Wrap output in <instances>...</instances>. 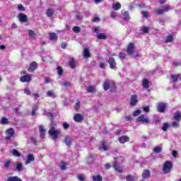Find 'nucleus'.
I'll return each mask as SVG.
<instances>
[{
	"instance_id": "nucleus-1",
	"label": "nucleus",
	"mask_w": 181,
	"mask_h": 181,
	"mask_svg": "<svg viewBox=\"0 0 181 181\" xmlns=\"http://www.w3.org/2000/svg\"><path fill=\"white\" fill-rule=\"evenodd\" d=\"M110 88L112 93H114L117 90V86H115V82L114 81H106L103 83V89L107 91Z\"/></svg>"
},
{
	"instance_id": "nucleus-2",
	"label": "nucleus",
	"mask_w": 181,
	"mask_h": 181,
	"mask_svg": "<svg viewBox=\"0 0 181 181\" xmlns=\"http://www.w3.org/2000/svg\"><path fill=\"white\" fill-rule=\"evenodd\" d=\"M171 9H173V8L167 4L163 6V8H155L154 11L156 12V13H157V15H163L165 12H169V11H170Z\"/></svg>"
},
{
	"instance_id": "nucleus-3",
	"label": "nucleus",
	"mask_w": 181,
	"mask_h": 181,
	"mask_svg": "<svg viewBox=\"0 0 181 181\" xmlns=\"http://www.w3.org/2000/svg\"><path fill=\"white\" fill-rule=\"evenodd\" d=\"M172 162L170 160L165 161L163 166V173H170V170H172Z\"/></svg>"
},
{
	"instance_id": "nucleus-4",
	"label": "nucleus",
	"mask_w": 181,
	"mask_h": 181,
	"mask_svg": "<svg viewBox=\"0 0 181 181\" xmlns=\"http://www.w3.org/2000/svg\"><path fill=\"white\" fill-rule=\"evenodd\" d=\"M49 134L52 136L53 139H57L59 135H60V132L57 130L54 127H51L49 130Z\"/></svg>"
},
{
	"instance_id": "nucleus-5",
	"label": "nucleus",
	"mask_w": 181,
	"mask_h": 181,
	"mask_svg": "<svg viewBox=\"0 0 181 181\" xmlns=\"http://www.w3.org/2000/svg\"><path fill=\"white\" fill-rule=\"evenodd\" d=\"M137 122H141V124L148 125V124L151 122V120H149V118L145 117L144 115H141L137 118Z\"/></svg>"
},
{
	"instance_id": "nucleus-6",
	"label": "nucleus",
	"mask_w": 181,
	"mask_h": 181,
	"mask_svg": "<svg viewBox=\"0 0 181 181\" xmlns=\"http://www.w3.org/2000/svg\"><path fill=\"white\" fill-rule=\"evenodd\" d=\"M6 141H11V139L15 135V130L12 128H10L6 131Z\"/></svg>"
},
{
	"instance_id": "nucleus-7",
	"label": "nucleus",
	"mask_w": 181,
	"mask_h": 181,
	"mask_svg": "<svg viewBox=\"0 0 181 181\" xmlns=\"http://www.w3.org/2000/svg\"><path fill=\"white\" fill-rule=\"evenodd\" d=\"M32 80V76L30 75H24L21 77L20 81L22 83H29Z\"/></svg>"
},
{
	"instance_id": "nucleus-8",
	"label": "nucleus",
	"mask_w": 181,
	"mask_h": 181,
	"mask_svg": "<svg viewBox=\"0 0 181 181\" xmlns=\"http://www.w3.org/2000/svg\"><path fill=\"white\" fill-rule=\"evenodd\" d=\"M170 80L173 83H176V81H177V80H179L180 81H181V76L180 74H172L170 76Z\"/></svg>"
},
{
	"instance_id": "nucleus-9",
	"label": "nucleus",
	"mask_w": 181,
	"mask_h": 181,
	"mask_svg": "<svg viewBox=\"0 0 181 181\" xmlns=\"http://www.w3.org/2000/svg\"><path fill=\"white\" fill-rule=\"evenodd\" d=\"M137 103H138V96H136V95H132V98L130 99V105L134 107V105H136Z\"/></svg>"
},
{
	"instance_id": "nucleus-10",
	"label": "nucleus",
	"mask_w": 181,
	"mask_h": 181,
	"mask_svg": "<svg viewBox=\"0 0 181 181\" xmlns=\"http://www.w3.org/2000/svg\"><path fill=\"white\" fill-rule=\"evenodd\" d=\"M157 109L158 112H165V110H166V104L158 103L157 106Z\"/></svg>"
},
{
	"instance_id": "nucleus-11",
	"label": "nucleus",
	"mask_w": 181,
	"mask_h": 181,
	"mask_svg": "<svg viewBox=\"0 0 181 181\" xmlns=\"http://www.w3.org/2000/svg\"><path fill=\"white\" fill-rule=\"evenodd\" d=\"M18 20L20 22L25 23V22H28V16L21 13L18 15Z\"/></svg>"
},
{
	"instance_id": "nucleus-12",
	"label": "nucleus",
	"mask_w": 181,
	"mask_h": 181,
	"mask_svg": "<svg viewBox=\"0 0 181 181\" xmlns=\"http://www.w3.org/2000/svg\"><path fill=\"white\" fill-rule=\"evenodd\" d=\"M74 119L76 122H83V115L81 114L77 113L74 115Z\"/></svg>"
},
{
	"instance_id": "nucleus-13",
	"label": "nucleus",
	"mask_w": 181,
	"mask_h": 181,
	"mask_svg": "<svg viewBox=\"0 0 181 181\" xmlns=\"http://www.w3.org/2000/svg\"><path fill=\"white\" fill-rule=\"evenodd\" d=\"M108 63L110 64V69H115V66H117V62H115V59L113 57H110L108 59Z\"/></svg>"
},
{
	"instance_id": "nucleus-14",
	"label": "nucleus",
	"mask_w": 181,
	"mask_h": 181,
	"mask_svg": "<svg viewBox=\"0 0 181 181\" xmlns=\"http://www.w3.org/2000/svg\"><path fill=\"white\" fill-rule=\"evenodd\" d=\"M36 69H37V64L35 62H33L30 64V67L28 68V71H30V73H32V72L35 71V70H36Z\"/></svg>"
},
{
	"instance_id": "nucleus-15",
	"label": "nucleus",
	"mask_w": 181,
	"mask_h": 181,
	"mask_svg": "<svg viewBox=\"0 0 181 181\" xmlns=\"http://www.w3.org/2000/svg\"><path fill=\"white\" fill-rule=\"evenodd\" d=\"M118 141L120 144H125V142L129 141V137L127 136H122L121 137H119Z\"/></svg>"
},
{
	"instance_id": "nucleus-16",
	"label": "nucleus",
	"mask_w": 181,
	"mask_h": 181,
	"mask_svg": "<svg viewBox=\"0 0 181 181\" xmlns=\"http://www.w3.org/2000/svg\"><path fill=\"white\" fill-rule=\"evenodd\" d=\"M40 130V136L41 139H45V133L46 132V130L45 129V127L43 126L39 127Z\"/></svg>"
},
{
	"instance_id": "nucleus-17",
	"label": "nucleus",
	"mask_w": 181,
	"mask_h": 181,
	"mask_svg": "<svg viewBox=\"0 0 181 181\" xmlns=\"http://www.w3.org/2000/svg\"><path fill=\"white\" fill-rule=\"evenodd\" d=\"M83 57L85 59H89V57H91V54L90 53L88 48H85L83 49Z\"/></svg>"
},
{
	"instance_id": "nucleus-18",
	"label": "nucleus",
	"mask_w": 181,
	"mask_h": 181,
	"mask_svg": "<svg viewBox=\"0 0 181 181\" xmlns=\"http://www.w3.org/2000/svg\"><path fill=\"white\" fill-rule=\"evenodd\" d=\"M174 119H175V121H177V122H180V121H181V112L180 111H177L174 114Z\"/></svg>"
},
{
	"instance_id": "nucleus-19",
	"label": "nucleus",
	"mask_w": 181,
	"mask_h": 181,
	"mask_svg": "<svg viewBox=\"0 0 181 181\" xmlns=\"http://www.w3.org/2000/svg\"><path fill=\"white\" fill-rule=\"evenodd\" d=\"M35 160V157L33 156V154H28L27 156V161L25 162V165H29L31 162H33Z\"/></svg>"
},
{
	"instance_id": "nucleus-20",
	"label": "nucleus",
	"mask_w": 181,
	"mask_h": 181,
	"mask_svg": "<svg viewBox=\"0 0 181 181\" xmlns=\"http://www.w3.org/2000/svg\"><path fill=\"white\" fill-rule=\"evenodd\" d=\"M86 90L88 93H90L92 94H94L96 91L95 88L93 86H86Z\"/></svg>"
},
{
	"instance_id": "nucleus-21",
	"label": "nucleus",
	"mask_w": 181,
	"mask_h": 181,
	"mask_svg": "<svg viewBox=\"0 0 181 181\" xmlns=\"http://www.w3.org/2000/svg\"><path fill=\"white\" fill-rule=\"evenodd\" d=\"M122 13V18L124 19V21H129L131 19V17H129V13L128 11H123Z\"/></svg>"
},
{
	"instance_id": "nucleus-22",
	"label": "nucleus",
	"mask_w": 181,
	"mask_h": 181,
	"mask_svg": "<svg viewBox=\"0 0 181 181\" xmlns=\"http://www.w3.org/2000/svg\"><path fill=\"white\" fill-rule=\"evenodd\" d=\"M16 168L17 172H22L25 169L23 168V164H22V163H17Z\"/></svg>"
},
{
	"instance_id": "nucleus-23",
	"label": "nucleus",
	"mask_w": 181,
	"mask_h": 181,
	"mask_svg": "<svg viewBox=\"0 0 181 181\" xmlns=\"http://www.w3.org/2000/svg\"><path fill=\"white\" fill-rule=\"evenodd\" d=\"M112 8L115 11H119V9H121V4H119V2L113 3Z\"/></svg>"
},
{
	"instance_id": "nucleus-24",
	"label": "nucleus",
	"mask_w": 181,
	"mask_h": 181,
	"mask_svg": "<svg viewBox=\"0 0 181 181\" xmlns=\"http://www.w3.org/2000/svg\"><path fill=\"white\" fill-rule=\"evenodd\" d=\"M143 179H148V177H151V172L148 170H144L142 174Z\"/></svg>"
},
{
	"instance_id": "nucleus-25",
	"label": "nucleus",
	"mask_w": 181,
	"mask_h": 181,
	"mask_svg": "<svg viewBox=\"0 0 181 181\" xmlns=\"http://www.w3.org/2000/svg\"><path fill=\"white\" fill-rule=\"evenodd\" d=\"M128 54H132L134 53V44L130 43L127 47Z\"/></svg>"
},
{
	"instance_id": "nucleus-26",
	"label": "nucleus",
	"mask_w": 181,
	"mask_h": 181,
	"mask_svg": "<svg viewBox=\"0 0 181 181\" xmlns=\"http://www.w3.org/2000/svg\"><path fill=\"white\" fill-rule=\"evenodd\" d=\"M113 168L117 172H119V173H122V169H121V167H119V165L117 163L113 164Z\"/></svg>"
},
{
	"instance_id": "nucleus-27",
	"label": "nucleus",
	"mask_w": 181,
	"mask_h": 181,
	"mask_svg": "<svg viewBox=\"0 0 181 181\" xmlns=\"http://www.w3.org/2000/svg\"><path fill=\"white\" fill-rule=\"evenodd\" d=\"M53 15H54V10H53V8H48L47 10V16L48 18H52Z\"/></svg>"
},
{
	"instance_id": "nucleus-28",
	"label": "nucleus",
	"mask_w": 181,
	"mask_h": 181,
	"mask_svg": "<svg viewBox=\"0 0 181 181\" xmlns=\"http://www.w3.org/2000/svg\"><path fill=\"white\" fill-rule=\"evenodd\" d=\"M97 38L99 40H105V39H107V35H105V33H98Z\"/></svg>"
},
{
	"instance_id": "nucleus-29",
	"label": "nucleus",
	"mask_w": 181,
	"mask_h": 181,
	"mask_svg": "<svg viewBox=\"0 0 181 181\" xmlns=\"http://www.w3.org/2000/svg\"><path fill=\"white\" fill-rule=\"evenodd\" d=\"M7 181H22V179H21V177H19L18 176L9 177L7 179Z\"/></svg>"
},
{
	"instance_id": "nucleus-30",
	"label": "nucleus",
	"mask_w": 181,
	"mask_h": 181,
	"mask_svg": "<svg viewBox=\"0 0 181 181\" xmlns=\"http://www.w3.org/2000/svg\"><path fill=\"white\" fill-rule=\"evenodd\" d=\"M49 40H57V35L55 33H49Z\"/></svg>"
},
{
	"instance_id": "nucleus-31",
	"label": "nucleus",
	"mask_w": 181,
	"mask_h": 181,
	"mask_svg": "<svg viewBox=\"0 0 181 181\" xmlns=\"http://www.w3.org/2000/svg\"><path fill=\"white\" fill-rule=\"evenodd\" d=\"M142 84L144 88H149V81L148 79H144Z\"/></svg>"
},
{
	"instance_id": "nucleus-32",
	"label": "nucleus",
	"mask_w": 181,
	"mask_h": 181,
	"mask_svg": "<svg viewBox=\"0 0 181 181\" xmlns=\"http://www.w3.org/2000/svg\"><path fill=\"white\" fill-rule=\"evenodd\" d=\"M12 155H13V156H16V158H20V156H21V153H19V151H18V150L16 149H13L11 151Z\"/></svg>"
},
{
	"instance_id": "nucleus-33",
	"label": "nucleus",
	"mask_w": 181,
	"mask_h": 181,
	"mask_svg": "<svg viewBox=\"0 0 181 181\" xmlns=\"http://www.w3.org/2000/svg\"><path fill=\"white\" fill-rule=\"evenodd\" d=\"M92 178L93 181H103V177L100 175H93Z\"/></svg>"
},
{
	"instance_id": "nucleus-34",
	"label": "nucleus",
	"mask_w": 181,
	"mask_h": 181,
	"mask_svg": "<svg viewBox=\"0 0 181 181\" xmlns=\"http://www.w3.org/2000/svg\"><path fill=\"white\" fill-rule=\"evenodd\" d=\"M47 97H51V98H56V94H54V91L49 90L47 92Z\"/></svg>"
},
{
	"instance_id": "nucleus-35",
	"label": "nucleus",
	"mask_w": 181,
	"mask_h": 181,
	"mask_svg": "<svg viewBox=\"0 0 181 181\" xmlns=\"http://www.w3.org/2000/svg\"><path fill=\"white\" fill-rule=\"evenodd\" d=\"M165 43H172L173 42V37L172 35H168L166 37Z\"/></svg>"
},
{
	"instance_id": "nucleus-36",
	"label": "nucleus",
	"mask_w": 181,
	"mask_h": 181,
	"mask_svg": "<svg viewBox=\"0 0 181 181\" xmlns=\"http://www.w3.org/2000/svg\"><path fill=\"white\" fill-rule=\"evenodd\" d=\"M65 144L67 146H70L71 145V138L69 136L65 137Z\"/></svg>"
},
{
	"instance_id": "nucleus-37",
	"label": "nucleus",
	"mask_w": 181,
	"mask_h": 181,
	"mask_svg": "<svg viewBox=\"0 0 181 181\" xmlns=\"http://www.w3.org/2000/svg\"><path fill=\"white\" fill-rule=\"evenodd\" d=\"M69 64L71 69H76V61L74 59L69 61Z\"/></svg>"
},
{
	"instance_id": "nucleus-38",
	"label": "nucleus",
	"mask_w": 181,
	"mask_h": 181,
	"mask_svg": "<svg viewBox=\"0 0 181 181\" xmlns=\"http://www.w3.org/2000/svg\"><path fill=\"white\" fill-rule=\"evenodd\" d=\"M162 146H156L153 148V152H156V153H160V152H162Z\"/></svg>"
},
{
	"instance_id": "nucleus-39",
	"label": "nucleus",
	"mask_w": 181,
	"mask_h": 181,
	"mask_svg": "<svg viewBox=\"0 0 181 181\" xmlns=\"http://www.w3.org/2000/svg\"><path fill=\"white\" fill-rule=\"evenodd\" d=\"M38 109H39V107L37 105L33 106V111L31 112V115H33V116L36 115V111H37Z\"/></svg>"
},
{
	"instance_id": "nucleus-40",
	"label": "nucleus",
	"mask_w": 181,
	"mask_h": 181,
	"mask_svg": "<svg viewBox=\"0 0 181 181\" xmlns=\"http://www.w3.org/2000/svg\"><path fill=\"white\" fill-rule=\"evenodd\" d=\"M29 36H30V37L35 39V37H36V33H35V31L30 30H29Z\"/></svg>"
},
{
	"instance_id": "nucleus-41",
	"label": "nucleus",
	"mask_w": 181,
	"mask_h": 181,
	"mask_svg": "<svg viewBox=\"0 0 181 181\" xmlns=\"http://www.w3.org/2000/svg\"><path fill=\"white\" fill-rule=\"evenodd\" d=\"M169 128V124L168 123H164L163 124L162 129L164 131V132H166Z\"/></svg>"
},
{
	"instance_id": "nucleus-42",
	"label": "nucleus",
	"mask_w": 181,
	"mask_h": 181,
	"mask_svg": "<svg viewBox=\"0 0 181 181\" xmlns=\"http://www.w3.org/2000/svg\"><path fill=\"white\" fill-rule=\"evenodd\" d=\"M179 122H177V120L175 122H173L171 127H173V128H179Z\"/></svg>"
},
{
	"instance_id": "nucleus-43",
	"label": "nucleus",
	"mask_w": 181,
	"mask_h": 181,
	"mask_svg": "<svg viewBox=\"0 0 181 181\" xmlns=\"http://www.w3.org/2000/svg\"><path fill=\"white\" fill-rule=\"evenodd\" d=\"M73 30L75 32V33H80L81 28L78 26H74L73 28Z\"/></svg>"
},
{
	"instance_id": "nucleus-44",
	"label": "nucleus",
	"mask_w": 181,
	"mask_h": 181,
	"mask_svg": "<svg viewBox=\"0 0 181 181\" xmlns=\"http://www.w3.org/2000/svg\"><path fill=\"white\" fill-rule=\"evenodd\" d=\"M1 122L3 125H6V124H8V118L2 117L1 119Z\"/></svg>"
},
{
	"instance_id": "nucleus-45",
	"label": "nucleus",
	"mask_w": 181,
	"mask_h": 181,
	"mask_svg": "<svg viewBox=\"0 0 181 181\" xmlns=\"http://www.w3.org/2000/svg\"><path fill=\"white\" fill-rule=\"evenodd\" d=\"M57 70L58 71V75L59 76H62V74H63V69L62 68V66H58L57 68Z\"/></svg>"
},
{
	"instance_id": "nucleus-46",
	"label": "nucleus",
	"mask_w": 181,
	"mask_h": 181,
	"mask_svg": "<svg viewBox=\"0 0 181 181\" xmlns=\"http://www.w3.org/2000/svg\"><path fill=\"white\" fill-rule=\"evenodd\" d=\"M126 180L127 181H134L135 180L134 179V176L129 175L126 177Z\"/></svg>"
},
{
	"instance_id": "nucleus-47",
	"label": "nucleus",
	"mask_w": 181,
	"mask_h": 181,
	"mask_svg": "<svg viewBox=\"0 0 181 181\" xmlns=\"http://www.w3.org/2000/svg\"><path fill=\"white\" fill-rule=\"evenodd\" d=\"M106 142L103 141L101 144L102 146V149H103V151H108V148H107V145H106Z\"/></svg>"
},
{
	"instance_id": "nucleus-48",
	"label": "nucleus",
	"mask_w": 181,
	"mask_h": 181,
	"mask_svg": "<svg viewBox=\"0 0 181 181\" xmlns=\"http://www.w3.org/2000/svg\"><path fill=\"white\" fill-rule=\"evenodd\" d=\"M62 86H64V87H71V83L69 81H64L63 82Z\"/></svg>"
},
{
	"instance_id": "nucleus-49",
	"label": "nucleus",
	"mask_w": 181,
	"mask_h": 181,
	"mask_svg": "<svg viewBox=\"0 0 181 181\" xmlns=\"http://www.w3.org/2000/svg\"><path fill=\"white\" fill-rule=\"evenodd\" d=\"M59 166L62 170H66V163L62 162Z\"/></svg>"
},
{
	"instance_id": "nucleus-50",
	"label": "nucleus",
	"mask_w": 181,
	"mask_h": 181,
	"mask_svg": "<svg viewBox=\"0 0 181 181\" xmlns=\"http://www.w3.org/2000/svg\"><path fill=\"white\" fill-rule=\"evenodd\" d=\"M11 160H6L4 162V168H10Z\"/></svg>"
},
{
	"instance_id": "nucleus-51",
	"label": "nucleus",
	"mask_w": 181,
	"mask_h": 181,
	"mask_svg": "<svg viewBox=\"0 0 181 181\" xmlns=\"http://www.w3.org/2000/svg\"><path fill=\"white\" fill-rule=\"evenodd\" d=\"M140 114H141V110H135L133 112L134 117H138V115H139Z\"/></svg>"
},
{
	"instance_id": "nucleus-52",
	"label": "nucleus",
	"mask_w": 181,
	"mask_h": 181,
	"mask_svg": "<svg viewBox=\"0 0 181 181\" xmlns=\"http://www.w3.org/2000/svg\"><path fill=\"white\" fill-rule=\"evenodd\" d=\"M141 14L144 16V18H148L149 17V13H148L147 11H142Z\"/></svg>"
},
{
	"instance_id": "nucleus-53",
	"label": "nucleus",
	"mask_w": 181,
	"mask_h": 181,
	"mask_svg": "<svg viewBox=\"0 0 181 181\" xmlns=\"http://www.w3.org/2000/svg\"><path fill=\"white\" fill-rule=\"evenodd\" d=\"M18 11H25V7H24L23 5H22V4H19V5L18 6Z\"/></svg>"
},
{
	"instance_id": "nucleus-54",
	"label": "nucleus",
	"mask_w": 181,
	"mask_h": 181,
	"mask_svg": "<svg viewBox=\"0 0 181 181\" xmlns=\"http://www.w3.org/2000/svg\"><path fill=\"white\" fill-rule=\"evenodd\" d=\"M93 22H101V18L100 17H94L93 19Z\"/></svg>"
},
{
	"instance_id": "nucleus-55",
	"label": "nucleus",
	"mask_w": 181,
	"mask_h": 181,
	"mask_svg": "<svg viewBox=\"0 0 181 181\" xmlns=\"http://www.w3.org/2000/svg\"><path fill=\"white\" fill-rule=\"evenodd\" d=\"M45 115H47V117H49L50 118H53V114L50 112H45Z\"/></svg>"
},
{
	"instance_id": "nucleus-56",
	"label": "nucleus",
	"mask_w": 181,
	"mask_h": 181,
	"mask_svg": "<svg viewBox=\"0 0 181 181\" xmlns=\"http://www.w3.org/2000/svg\"><path fill=\"white\" fill-rule=\"evenodd\" d=\"M142 32H144V33H148V32H149V28L148 27H144L142 28Z\"/></svg>"
},
{
	"instance_id": "nucleus-57",
	"label": "nucleus",
	"mask_w": 181,
	"mask_h": 181,
	"mask_svg": "<svg viewBox=\"0 0 181 181\" xmlns=\"http://www.w3.org/2000/svg\"><path fill=\"white\" fill-rule=\"evenodd\" d=\"M78 178L79 180L83 181L84 180V175H83V174H79L78 175Z\"/></svg>"
},
{
	"instance_id": "nucleus-58",
	"label": "nucleus",
	"mask_w": 181,
	"mask_h": 181,
	"mask_svg": "<svg viewBox=\"0 0 181 181\" xmlns=\"http://www.w3.org/2000/svg\"><path fill=\"white\" fill-rule=\"evenodd\" d=\"M70 125L69 124H67L66 122H64L63 124V127L64 128V129H69Z\"/></svg>"
},
{
	"instance_id": "nucleus-59",
	"label": "nucleus",
	"mask_w": 181,
	"mask_h": 181,
	"mask_svg": "<svg viewBox=\"0 0 181 181\" xmlns=\"http://www.w3.org/2000/svg\"><path fill=\"white\" fill-rule=\"evenodd\" d=\"M81 103L80 102H77L75 105V109L76 110H80Z\"/></svg>"
},
{
	"instance_id": "nucleus-60",
	"label": "nucleus",
	"mask_w": 181,
	"mask_h": 181,
	"mask_svg": "<svg viewBox=\"0 0 181 181\" xmlns=\"http://www.w3.org/2000/svg\"><path fill=\"white\" fill-rule=\"evenodd\" d=\"M172 155L173 158H177V151L176 150L173 151Z\"/></svg>"
},
{
	"instance_id": "nucleus-61",
	"label": "nucleus",
	"mask_w": 181,
	"mask_h": 181,
	"mask_svg": "<svg viewBox=\"0 0 181 181\" xmlns=\"http://www.w3.org/2000/svg\"><path fill=\"white\" fill-rule=\"evenodd\" d=\"M143 110H144V112H149V111H150L149 106L144 107Z\"/></svg>"
},
{
	"instance_id": "nucleus-62",
	"label": "nucleus",
	"mask_w": 181,
	"mask_h": 181,
	"mask_svg": "<svg viewBox=\"0 0 181 181\" xmlns=\"http://www.w3.org/2000/svg\"><path fill=\"white\" fill-rule=\"evenodd\" d=\"M24 93L27 94V95H30V90H29V88H25Z\"/></svg>"
},
{
	"instance_id": "nucleus-63",
	"label": "nucleus",
	"mask_w": 181,
	"mask_h": 181,
	"mask_svg": "<svg viewBox=\"0 0 181 181\" xmlns=\"http://www.w3.org/2000/svg\"><path fill=\"white\" fill-rule=\"evenodd\" d=\"M119 59H124L125 58V54L124 52H120L119 54Z\"/></svg>"
},
{
	"instance_id": "nucleus-64",
	"label": "nucleus",
	"mask_w": 181,
	"mask_h": 181,
	"mask_svg": "<svg viewBox=\"0 0 181 181\" xmlns=\"http://www.w3.org/2000/svg\"><path fill=\"white\" fill-rule=\"evenodd\" d=\"M100 69H105V64L104 62H100Z\"/></svg>"
}]
</instances>
